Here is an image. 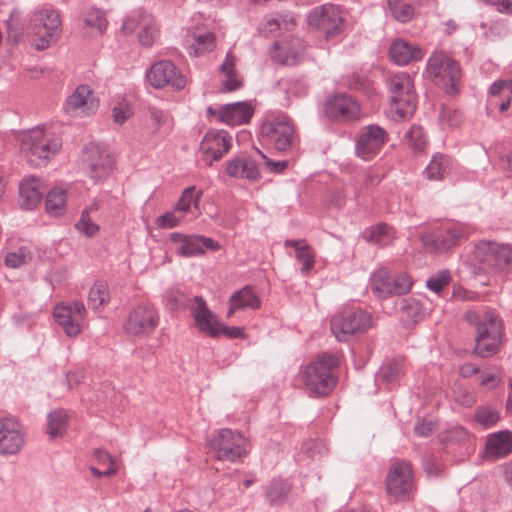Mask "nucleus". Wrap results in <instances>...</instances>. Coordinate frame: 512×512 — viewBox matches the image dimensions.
<instances>
[{
    "label": "nucleus",
    "instance_id": "obj_14",
    "mask_svg": "<svg viewBox=\"0 0 512 512\" xmlns=\"http://www.w3.org/2000/svg\"><path fill=\"white\" fill-rule=\"evenodd\" d=\"M34 27H42L46 30L45 36L36 44L38 50H44L51 43L56 42L61 34L62 21L59 12L50 5L38 8L31 17Z\"/></svg>",
    "mask_w": 512,
    "mask_h": 512
},
{
    "label": "nucleus",
    "instance_id": "obj_30",
    "mask_svg": "<svg viewBox=\"0 0 512 512\" xmlns=\"http://www.w3.org/2000/svg\"><path fill=\"white\" fill-rule=\"evenodd\" d=\"M260 307V300L249 286L233 293L229 299V310L227 317L230 318L236 310L246 308L258 309Z\"/></svg>",
    "mask_w": 512,
    "mask_h": 512
},
{
    "label": "nucleus",
    "instance_id": "obj_57",
    "mask_svg": "<svg viewBox=\"0 0 512 512\" xmlns=\"http://www.w3.org/2000/svg\"><path fill=\"white\" fill-rule=\"evenodd\" d=\"M272 133V137L275 139V147L278 150H286L289 148L293 141L294 130H283V133L279 134L278 130H269Z\"/></svg>",
    "mask_w": 512,
    "mask_h": 512
},
{
    "label": "nucleus",
    "instance_id": "obj_17",
    "mask_svg": "<svg viewBox=\"0 0 512 512\" xmlns=\"http://www.w3.org/2000/svg\"><path fill=\"white\" fill-rule=\"evenodd\" d=\"M146 79L155 88L169 86L175 90H181L186 85L185 77L169 60L154 63L146 72Z\"/></svg>",
    "mask_w": 512,
    "mask_h": 512
},
{
    "label": "nucleus",
    "instance_id": "obj_53",
    "mask_svg": "<svg viewBox=\"0 0 512 512\" xmlns=\"http://www.w3.org/2000/svg\"><path fill=\"white\" fill-rule=\"evenodd\" d=\"M87 26L96 28L100 33L106 29L107 21L104 12L99 9L90 10L84 18Z\"/></svg>",
    "mask_w": 512,
    "mask_h": 512
},
{
    "label": "nucleus",
    "instance_id": "obj_39",
    "mask_svg": "<svg viewBox=\"0 0 512 512\" xmlns=\"http://www.w3.org/2000/svg\"><path fill=\"white\" fill-rule=\"evenodd\" d=\"M202 192L198 191L195 186H189L183 190L180 199L175 205V210L179 213H187L192 207L197 208Z\"/></svg>",
    "mask_w": 512,
    "mask_h": 512
},
{
    "label": "nucleus",
    "instance_id": "obj_48",
    "mask_svg": "<svg viewBox=\"0 0 512 512\" xmlns=\"http://www.w3.org/2000/svg\"><path fill=\"white\" fill-rule=\"evenodd\" d=\"M265 126H269L268 128H277V127L294 128L295 123L290 116H288L284 113L273 112V113L267 114L262 128H266Z\"/></svg>",
    "mask_w": 512,
    "mask_h": 512
},
{
    "label": "nucleus",
    "instance_id": "obj_59",
    "mask_svg": "<svg viewBox=\"0 0 512 512\" xmlns=\"http://www.w3.org/2000/svg\"><path fill=\"white\" fill-rule=\"evenodd\" d=\"M501 380L500 372L497 369H486L481 372L480 384L487 388H494Z\"/></svg>",
    "mask_w": 512,
    "mask_h": 512
},
{
    "label": "nucleus",
    "instance_id": "obj_28",
    "mask_svg": "<svg viewBox=\"0 0 512 512\" xmlns=\"http://www.w3.org/2000/svg\"><path fill=\"white\" fill-rule=\"evenodd\" d=\"M512 452V433L510 431H498L491 434L486 442L485 455L490 459L506 457Z\"/></svg>",
    "mask_w": 512,
    "mask_h": 512
},
{
    "label": "nucleus",
    "instance_id": "obj_11",
    "mask_svg": "<svg viewBox=\"0 0 512 512\" xmlns=\"http://www.w3.org/2000/svg\"><path fill=\"white\" fill-rule=\"evenodd\" d=\"M414 489V475L410 463L397 460L389 468L386 491L397 500H407Z\"/></svg>",
    "mask_w": 512,
    "mask_h": 512
},
{
    "label": "nucleus",
    "instance_id": "obj_58",
    "mask_svg": "<svg viewBox=\"0 0 512 512\" xmlns=\"http://www.w3.org/2000/svg\"><path fill=\"white\" fill-rule=\"evenodd\" d=\"M177 211H169L159 216L156 219V224L159 228L171 229L176 227L183 219V215L177 216Z\"/></svg>",
    "mask_w": 512,
    "mask_h": 512
},
{
    "label": "nucleus",
    "instance_id": "obj_26",
    "mask_svg": "<svg viewBox=\"0 0 512 512\" xmlns=\"http://www.w3.org/2000/svg\"><path fill=\"white\" fill-rule=\"evenodd\" d=\"M389 55L392 61L400 66L417 62L423 57L421 49L416 44L403 39H396L392 42Z\"/></svg>",
    "mask_w": 512,
    "mask_h": 512
},
{
    "label": "nucleus",
    "instance_id": "obj_32",
    "mask_svg": "<svg viewBox=\"0 0 512 512\" xmlns=\"http://www.w3.org/2000/svg\"><path fill=\"white\" fill-rule=\"evenodd\" d=\"M394 233V229L391 226L380 223L365 229L362 236L367 242L386 246L392 242Z\"/></svg>",
    "mask_w": 512,
    "mask_h": 512
},
{
    "label": "nucleus",
    "instance_id": "obj_31",
    "mask_svg": "<svg viewBox=\"0 0 512 512\" xmlns=\"http://www.w3.org/2000/svg\"><path fill=\"white\" fill-rule=\"evenodd\" d=\"M189 54L199 56L214 48V35L208 30L198 28L190 35Z\"/></svg>",
    "mask_w": 512,
    "mask_h": 512
},
{
    "label": "nucleus",
    "instance_id": "obj_15",
    "mask_svg": "<svg viewBox=\"0 0 512 512\" xmlns=\"http://www.w3.org/2000/svg\"><path fill=\"white\" fill-rule=\"evenodd\" d=\"M25 443L24 426L15 418H0V455L5 457L17 455Z\"/></svg>",
    "mask_w": 512,
    "mask_h": 512
},
{
    "label": "nucleus",
    "instance_id": "obj_46",
    "mask_svg": "<svg viewBox=\"0 0 512 512\" xmlns=\"http://www.w3.org/2000/svg\"><path fill=\"white\" fill-rule=\"evenodd\" d=\"M439 123L449 128H457L462 125V114L451 107H443L439 113Z\"/></svg>",
    "mask_w": 512,
    "mask_h": 512
},
{
    "label": "nucleus",
    "instance_id": "obj_40",
    "mask_svg": "<svg viewBox=\"0 0 512 512\" xmlns=\"http://www.w3.org/2000/svg\"><path fill=\"white\" fill-rule=\"evenodd\" d=\"M66 203V191L61 188L51 189L46 198V210L50 215L61 213Z\"/></svg>",
    "mask_w": 512,
    "mask_h": 512
},
{
    "label": "nucleus",
    "instance_id": "obj_60",
    "mask_svg": "<svg viewBox=\"0 0 512 512\" xmlns=\"http://www.w3.org/2000/svg\"><path fill=\"white\" fill-rule=\"evenodd\" d=\"M149 111L154 125L167 127L173 125V120L168 112L156 107H150Z\"/></svg>",
    "mask_w": 512,
    "mask_h": 512
},
{
    "label": "nucleus",
    "instance_id": "obj_51",
    "mask_svg": "<svg viewBox=\"0 0 512 512\" xmlns=\"http://www.w3.org/2000/svg\"><path fill=\"white\" fill-rule=\"evenodd\" d=\"M412 287V281L408 274L400 273L394 278H392V283L390 284V295H402L409 292Z\"/></svg>",
    "mask_w": 512,
    "mask_h": 512
},
{
    "label": "nucleus",
    "instance_id": "obj_2",
    "mask_svg": "<svg viewBox=\"0 0 512 512\" xmlns=\"http://www.w3.org/2000/svg\"><path fill=\"white\" fill-rule=\"evenodd\" d=\"M387 83L391 104L385 112L386 117L395 123L405 121L413 115L417 103L412 78L409 74L401 72L392 75Z\"/></svg>",
    "mask_w": 512,
    "mask_h": 512
},
{
    "label": "nucleus",
    "instance_id": "obj_33",
    "mask_svg": "<svg viewBox=\"0 0 512 512\" xmlns=\"http://www.w3.org/2000/svg\"><path fill=\"white\" fill-rule=\"evenodd\" d=\"M404 373V364L401 359H392L383 363L377 373V381L394 384Z\"/></svg>",
    "mask_w": 512,
    "mask_h": 512
},
{
    "label": "nucleus",
    "instance_id": "obj_37",
    "mask_svg": "<svg viewBox=\"0 0 512 512\" xmlns=\"http://www.w3.org/2000/svg\"><path fill=\"white\" fill-rule=\"evenodd\" d=\"M110 300L108 286L102 281H97L90 288L88 294V304L94 309H100L104 307Z\"/></svg>",
    "mask_w": 512,
    "mask_h": 512
},
{
    "label": "nucleus",
    "instance_id": "obj_10",
    "mask_svg": "<svg viewBox=\"0 0 512 512\" xmlns=\"http://www.w3.org/2000/svg\"><path fill=\"white\" fill-rule=\"evenodd\" d=\"M307 19L309 26L318 29L326 39L338 36L344 28V18L341 10L333 4L315 7L308 14Z\"/></svg>",
    "mask_w": 512,
    "mask_h": 512
},
{
    "label": "nucleus",
    "instance_id": "obj_4",
    "mask_svg": "<svg viewBox=\"0 0 512 512\" xmlns=\"http://www.w3.org/2000/svg\"><path fill=\"white\" fill-rule=\"evenodd\" d=\"M330 327L335 338L346 342L350 336L365 333L372 327V316L359 307H348L334 315Z\"/></svg>",
    "mask_w": 512,
    "mask_h": 512
},
{
    "label": "nucleus",
    "instance_id": "obj_21",
    "mask_svg": "<svg viewBox=\"0 0 512 512\" xmlns=\"http://www.w3.org/2000/svg\"><path fill=\"white\" fill-rule=\"evenodd\" d=\"M192 301V316L199 331L210 337H218L220 335L219 326L221 323L216 315L209 310L202 297L196 296Z\"/></svg>",
    "mask_w": 512,
    "mask_h": 512
},
{
    "label": "nucleus",
    "instance_id": "obj_8",
    "mask_svg": "<svg viewBox=\"0 0 512 512\" xmlns=\"http://www.w3.org/2000/svg\"><path fill=\"white\" fill-rule=\"evenodd\" d=\"M474 254L480 269L486 272L512 270V247L508 244L482 241L476 246Z\"/></svg>",
    "mask_w": 512,
    "mask_h": 512
},
{
    "label": "nucleus",
    "instance_id": "obj_45",
    "mask_svg": "<svg viewBox=\"0 0 512 512\" xmlns=\"http://www.w3.org/2000/svg\"><path fill=\"white\" fill-rule=\"evenodd\" d=\"M489 95L490 103L497 99L512 97V80L499 79L493 82L489 88Z\"/></svg>",
    "mask_w": 512,
    "mask_h": 512
},
{
    "label": "nucleus",
    "instance_id": "obj_62",
    "mask_svg": "<svg viewBox=\"0 0 512 512\" xmlns=\"http://www.w3.org/2000/svg\"><path fill=\"white\" fill-rule=\"evenodd\" d=\"M260 157L263 159L264 167L270 172L275 174H280L284 172V170L288 167V161H273L269 159L265 154L259 151Z\"/></svg>",
    "mask_w": 512,
    "mask_h": 512
},
{
    "label": "nucleus",
    "instance_id": "obj_6",
    "mask_svg": "<svg viewBox=\"0 0 512 512\" xmlns=\"http://www.w3.org/2000/svg\"><path fill=\"white\" fill-rule=\"evenodd\" d=\"M23 150L41 161H48L62 148V138L53 130H21Z\"/></svg>",
    "mask_w": 512,
    "mask_h": 512
},
{
    "label": "nucleus",
    "instance_id": "obj_56",
    "mask_svg": "<svg viewBox=\"0 0 512 512\" xmlns=\"http://www.w3.org/2000/svg\"><path fill=\"white\" fill-rule=\"evenodd\" d=\"M282 24H284V28L288 30L291 25V20L287 21L285 18L282 19L280 16H271L264 21L262 30L266 35L274 34L282 29Z\"/></svg>",
    "mask_w": 512,
    "mask_h": 512
},
{
    "label": "nucleus",
    "instance_id": "obj_3",
    "mask_svg": "<svg viewBox=\"0 0 512 512\" xmlns=\"http://www.w3.org/2000/svg\"><path fill=\"white\" fill-rule=\"evenodd\" d=\"M340 358L334 353H323L305 367L302 378L305 386L316 396L328 395L336 386L335 369L339 366Z\"/></svg>",
    "mask_w": 512,
    "mask_h": 512
},
{
    "label": "nucleus",
    "instance_id": "obj_7",
    "mask_svg": "<svg viewBox=\"0 0 512 512\" xmlns=\"http://www.w3.org/2000/svg\"><path fill=\"white\" fill-rule=\"evenodd\" d=\"M210 451L220 461L236 462L249 452V442L237 431L221 429L210 440Z\"/></svg>",
    "mask_w": 512,
    "mask_h": 512
},
{
    "label": "nucleus",
    "instance_id": "obj_20",
    "mask_svg": "<svg viewBox=\"0 0 512 512\" xmlns=\"http://www.w3.org/2000/svg\"><path fill=\"white\" fill-rule=\"evenodd\" d=\"M231 141L226 130H208L200 144L208 165L220 160L230 150Z\"/></svg>",
    "mask_w": 512,
    "mask_h": 512
},
{
    "label": "nucleus",
    "instance_id": "obj_18",
    "mask_svg": "<svg viewBox=\"0 0 512 512\" xmlns=\"http://www.w3.org/2000/svg\"><path fill=\"white\" fill-rule=\"evenodd\" d=\"M99 107V100L93 95L92 90L87 85H79L66 98L63 110L74 118H83L94 114Z\"/></svg>",
    "mask_w": 512,
    "mask_h": 512
},
{
    "label": "nucleus",
    "instance_id": "obj_34",
    "mask_svg": "<svg viewBox=\"0 0 512 512\" xmlns=\"http://www.w3.org/2000/svg\"><path fill=\"white\" fill-rule=\"evenodd\" d=\"M68 427V416L65 410L57 409L47 415V434L50 438L62 437Z\"/></svg>",
    "mask_w": 512,
    "mask_h": 512
},
{
    "label": "nucleus",
    "instance_id": "obj_5",
    "mask_svg": "<svg viewBox=\"0 0 512 512\" xmlns=\"http://www.w3.org/2000/svg\"><path fill=\"white\" fill-rule=\"evenodd\" d=\"M82 163L95 181L106 179L115 168L116 154L112 147L102 142H90L82 150Z\"/></svg>",
    "mask_w": 512,
    "mask_h": 512
},
{
    "label": "nucleus",
    "instance_id": "obj_64",
    "mask_svg": "<svg viewBox=\"0 0 512 512\" xmlns=\"http://www.w3.org/2000/svg\"><path fill=\"white\" fill-rule=\"evenodd\" d=\"M220 335L224 334L230 339H239L244 337V331L240 327H228L224 324H220Z\"/></svg>",
    "mask_w": 512,
    "mask_h": 512
},
{
    "label": "nucleus",
    "instance_id": "obj_41",
    "mask_svg": "<svg viewBox=\"0 0 512 512\" xmlns=\"http://www.w3.org/2000/svg\"><path fill=\"white\" fill-rule=\"evenodd\" d=\"M474 419L482 427L490 428L500 420V413L490 406H482L477 408Z\"/></svg>",
    "mask_w": 512,
    "mask_h": 512
},
{
    "label": "nucleus",
    "instance_id": "obj_42",
    "mask_svg": "<svg viewBox=\"0 0 512 512\" xmlns=\"http://www.w3.org/2000/svg\"><path fill=\"white\" fill-rule=\"evenodd\" d=\"M32 260V253L26 247H20L15 251H11L5 256V264L10 268H19Z\"/></svg>",
    "mask_w": 512,
    "mask_h": 512
},
{
    "label": "nucleus",
    "instance_id": "obj_35",
    "mask_svg": "<svg viewBox=\"0 0 512 512\" xmlns=\"http://www.w3.org/2000/svg\"><path fill=\"white\" fill-rule=\"evenodd\" d=\"M450 170V159L446 155H435L424 174L430 180H442Z\"/></svg>",
    "mask_w": 512,
    "mask_h": 512
},
{
    "label": "nucleus",
    "instance_id": "obj_47",
    "mask_svg": "<svg viewBox=\"0 0 512 512\" xmlns=\"http://www.w3.org/2000/svg\"><path fill=\"white\" fill-rule=\"evenodd\" d=\"M296 259L301 263L300 271L302 274H308L314 267L315 264V253L311 247L307 244L303 248L298 249L296 253Z\"/></svg>",
    "mask_w": 512,
    "mask_h": 512
},
{
    "label": "nucleus",
    "instance_id": "obj_16",
    "mask_svg": "<svg viewBox=\"0 0 512 512\" xmlns=\"http://www.w3.org/2000/svg\"><path fill=\"white\" fill-rule=\"evenodd\" d=\"M122 31L124 34L137 31L139 43L150 47L156 39L158 28L152 15L143 10H136L124 19Z\"/></svg>",
    "mask_w": 512,
    "mask_h": 512
},
{
    "label": "nucleus",
    "instance_id": "obj_29",
    "mask_svg": "<svg viewBox=\"0 0 512 512\" xmlns=\"http://www.w3.org/2000/svg\"><path fill=\"white\" fill-rule=\"evenodd\" d=\"M206 249L213 251L218 250L219 244L212 238L192 235L178 248V254L193 257L203 255Z\"/></svg>",
    "mask_w": 512,
    "mask_h": 512
},
{
    "label": "nucleus",
    "instance_id": "obj_50",
    "mask_svg": "<svg viewBox=\"0 0 512 512\" xmlns=\"http://www.w3.org/2000/svg\"><path fill=\"white\" fill-rule=\"evenodd\" d=\"M131 116L130 103L124 99L115 103L112 108V118L115 124L123 125Z\"/></svg>",
    "mask_w": 512,
    "mask_h": 512
},
{
    "label": "nucleus",
    "instance_id": "obj_54",
    "mask_svg": "<svg viewBox=\"0 0 512 512\" xmlns=\"http://www.w3.org/2000/svg\"><path fill=\"white\" fill-rule=\"evenodd\" d=\"M404 138L408 146L416 151H423L427 145L423 130H408Z\"/></svg>",
    "mask_w": 512,
    "mask_h": 512
},
{
    "label": "nucleus",
    "instance_id": "obj_12",
    "mask_svg": "<svg viewBox=\"0 0 512 512\" xmlns=\"http://www.w3.org/2000/svg\"><path fill=\"white\" fill-rule=\"evenodd\" d=\"M323 112L337 123H353L362 117L358 101L346 93H336L327 98Z\"/></svg>",
    "mask_w": 512,
    "mask_h": 512
},
{
    "label": "nucleus",
    "instance_id": "obj_25",
    "mask_svg": "<svg viewBox=\"0 0 512 512\" xmlns=\"http://www.w3.org/2000/svg\"><path fill=\"white\" fill-rule=\"evenodd\" d=\"M305 43L298 37H291L282 44H273L272 56L281 64L294 65L305 51Z\"/></svg>",
    "mask_w": 512,
    "mask_h": 512
},
{
    "label": "nucleus",
    "instance_id": "obj_27",
    "mask_svg": "<svg viewBox=\"0 0 512 512\" xmlns=\"http://www.w3.org/2000/svg\"><path fill=\"white\" fill-rule=\"evenodd\" d=\"M385 141V130H366L356 140V154L367 160L376 155Z\"/></svg>",
    "mask_w": 512,
    "mask_h": 512
},
{
    "label": "nucleus",
    "instance_id": "obj_24",
    "mask_svg": "<svg viewBox=\"0 0 512 512\" xmlns=\"http://www.w3.org/2000/svg\"><path fill=\"white\" fill-rule=\"evenodd\" d=\"M226 172L230 177L246 179L251 182L258 181L261 177L257 162L248 156H236L229 160Z\"/></svg>",
    "mask_w": 512,
    "mask_h": 512
},
{
    "label": "nucleus",
    "instance_id": "obj_36",
    "mask_svg": "<svg viewBox=\"0 0 512 512\" xmlns=\"http://www.w3.org/2000/svg\"><path fill=\"white\" fill-rule=\"evenodd\" d=\"M416 0H388V8L395 20L407 23L414 15L412 4Z\"/></svg>",
    "mask_w": 512,
    "mask_h": 512
},
{
    "label": "nucleus",
    "instance_id": "obj_22",
    "mask_svg": "<svg viewBox=\"0 0 512 512\" xmlns=\"http://www.w3.org/2000/svg\"><path fill=\"white\" fill-rule=\"evenodd\" d=\"M46 186L44 182L34 176H27L22 179L19 185V205L22 209L32 210L41 202Z\"/></svg>",
    "mask_w": 512,
    "mask_h": 512
},
{
    "label": "nucleus",
    "instance_id": "obj_43",
    "mask_svg": "<svg viewBox=\"0 0 512 512\" xmlns=\"http://www.w3.org/2000/svg\"><path fill=\"white\" fill-rule=\"evenodd\" d=\"M425 314L423 305L416 299H406L402 306V316L416 323L420 321Z\"/></svg>",
    "mask_w": 512,
    "mask_h": 512
},
{
    "label": "nucleus",
    "instance_id": "obj_13",
    "mask_svg": "<svg viewBox=\"0 0 512 512\" xmlns=\"http://www.w3.org/2000/svg\"><path fill=\"white\" fill-rule=\"evenodd\" d=\"M467 237L466 229L458 224H449L421 237L425 249L432 253H442Z\"/></svg>",
    "mask_w": 512,
    "mask_h": 512
},
{
    "label": "nucleus",
    "instance_id": "obj_9",
    "mask_svg": "<svg viewBox=\"0 0 512 512\" xmlns=\"http://www.w3.org/2000/svg\"><path fill=\"white\" fill-rule=\"evenodd\" d=\"M159 322L158 310L148 303H141L128 312L123 330L129 336L146 339L155 332Z\"/></svg>",
    "mask_w": 512,
    "mask_h": 512
},
{
    "label": "nucleus",
    "instance_id": "obj_23",
    "mask_svg": "<svg viewBox=\"0 0 512 512\" xmlns=\"http://www.w3.org/2000/svg\"><path fill=\"white\" fill-rule=\"evenodd\" d=\"M254 111V106L248 101L229 103L219 109L218 121L229 126L246 125Z\"/></svg>",
    "mask_w": 512,
    "mask_h": 512
},
{
    "label": "nucleus",
    "instance_id": "obj_55",
    "mask_svg": "<svg viewBox=\"0 0 512 512\" xmlns=\"http://www.w3.org/2000/svg\"><path fill=\"white\" fill-rule=\"evenodd\" d=\"M448 55L444 52H435L432 54V56L428 59L427 62V71L430 74V76L438 77L441 68L445 65L447 62Z\"/></svg>",
    "mask_w": 512,
    "mask_h": 512
},
{
    "label": "nucleus",
    "instance_id": "obj_44",
    "mask_svg": "<svg viewBox=\"0 0 512 512\" xmlns=\"http://www.w3.org/2000/svg\"><path fill=\"white\" fill-rule=\"evenodd\" d=\"M443 79H448L451 89H454L460 80V66L450 56L447 57V62L441 68L439 76Z\"/></svg>",
    "mask_w": 512,
    "mask_h": 512
},
{
    "label": "nucleus",
    "instance_id": "obj_61",
    "mask_svg": "<svg viewBox=\"0 0 512 512\" xmlns=\"http://www.w3.org/2000/svg\"><path fill=\"white\" fill-rule=\"evenodd\" d=\"M454 396L455 401L464 407H471L476 402L475 394L463 387H458L454 391Z\"/></svg>",
    "mask_w": 512,
    "mask_h": 512
},
{
    "label": "nucleus",
    "instance_id": "obj_52",
    "mask_svg": "<svg viewBox=\"0 0 512 512\" xmlns=\"http://www.w3.org/2000/svg\"><path fill=\"white\" fill-rule=\"evenodd\" d=\"M75 227L78 231L88 237L94 236L99 230V226L92 221L89 215V210L82 211L81 218L75 224Z\"/></svg>",
    "mask_w": 512,
    "mask_h": 512
},
{
    "label": "nucleus",
    "instance_id": "obj_38",
    "mask_svg": "<svg viewBox=\"0 0 512 512\" xmlns=\"http://www.w3.org/2000/svg\"><path fill=\"white\" fill-rule=\"evenodd\" d=\"M392 278L385 268L376 270L371 277V287L378 297L390 296V284Z\"/></svg>",
    "mask_w": 512,
    "mask_h": 512
},
{
    "label": "nucleus",
    "instance_id": "obj_19",
    "mask_svg": "<svg viewBox=\"0 0 512 512\" xmlns=\"http://www.w3.org/2000/svg\"><path fill=\"white\" fill-rule=\"evenodd\" d=\"M53 314L67 336L75 337L81 331L86 317V308L82 302L74 301L70 305H57Z\"/></svg>",
    "mask_w": 512,
    "mask_h": 512
},
{
    "label": "nucleus",
    "instance_id": "obj_49",
    "mask_svg": "<svg viewBox=\"0 0 512 512\" xmlns=\"http://www.w3.org/2000/svg\"><path fill=\"white\" fill-rule=\"evenodd\" d=\"M450 280V272L448 270H441L427 279L426 286L429 290L439 293L450 283Z\"/></svg>",
    "mask_w": 512,
    "mask_h": 512
},
{
    "label": "nucleus",
    "instance_id": "obj_63",
    "mask_svg": "<svg viewBox=\"0 0 512 512\" xmlns=\"http://www.w3.org/2000/svg\"><path fill=\"white\" fill-rule=\"evenodd\" d=\"M436 423L431 420H420L415 424L414 431L420 437H427L436 430Z\"/></svg>",
    "mask_w": 512,
    "mask_h": 512
},
{
    "label": "nucleus",
    "instance_id": "obj_1",
    "mask_svg": "<svg viewBox=\"0 0 512 512\" xmlns=\"http://www.w3.org/2000/svg\"><path fill=\"white\" fill-rule=\"evenodd\" d=\"M465 319L475 326V354L486 358L494 355L501 343L503 326L500 318L491 310L477 308L468 310Z\"/></svg>",
    "mask_w": 512,
    "mask_h": 512
}]
</instances>
